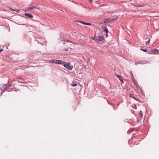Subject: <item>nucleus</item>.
<instances>
[{"label":"nucleus","mask_w":159,"mask_h":159,"mask_svg":"<svg viewBox=\"0 0 159 159\" xmlns=\"http://www.w3.org/2000/svg\"><path fill=\"white\" fill-rule=\"evenodd\" d=\"M147 63V62H145V61H143V62H137V63H135V64L136 65L138 64H145V63Z\"/></svg>","instance_id":"9b49d317"},{"label":"nucleus","mask_w":159,"mask_h":159,"mask_svg":"<svg viewBox=\"0 0 159 159\" xmlns=\"http://www.w3.org/2000/svg\"><path fill=\"white\" fill-rule=\"evenodd\" d=\"M51 61V62H52V63H55V60H52L51 61Z\"/></svg>","instance_id":"aec40b11"},{"label":"nucleus","mask_w":159,"mask_h":159,"mask_svg":"<svg viewBox=\"0 0 159 159\" xmlns=\"http://www.w3.org/2000/svg\"><path fill=\"white\" fill-rule=\"evenodd\" d=\"M107 20L106 19L105 20H103L102 21V23H107V21H106Z\"/></svg>","instance_id":"5701e85b"},{"label":"nucleus","mask_w":159,"mask_h":159,"mask_svg":"<svg viewBox=\"0 0 159 159\" xmlns=\"http://www.w3.org/2000/svg\"><path fill=\"white\" fill-rule=\"evenodd\" d=\"M79 22L81 23H82L84 25H91V24L89 23H86V22H83L82 21H79Z\"/></svg>","instance_id":"6e6552de"},{"label":"nucleus","mask_w":159,"mask_h":159,"mask_svg":"<svg viewBox=\"0 0 159 159\" xmlns=\"http://www.w3.org/2000/svg\"><path fill=\"white\" fill-rule=\"evenodd\" d=\"M139 114L140 115V117L142 118L143 116V115L141 110L140 111V112L139 113Z\"/></svg>","instance_id":"4468645a"},{"label":"nucleus","mask_w":159,"mask_h":159,"mask_svg":"<svg viewBox=\"0 0 159 159\" xmlns=\"http://www.w3.org/2000/svg\"><path fill=\"white\" fill-rule=\"evenodd\" d=\"M38 42L39 43H39V41H38Z\"/></svg>","instance_id":"c85d7f7f"},{"label":"nucleus","mask_w":159,"mask_h":159,"mask_svg":"<svg viewBox=\"0 0 159 159\" xmlns=\"http://www.w3.org/2000/svg\"><path fill=\"white\" fill-rule=\"evenodd\" d=\"M77 85V84L74 82H73L71 84V85L73 87L76 86Z\"/></svg>","instance_id":"ddd939ff"},{"label":"nucleus","mask_w":159,"mask_h":159,"mask_svg":"<svg viewBox=\"0 0 159 159\" xmlns=\"http://www.w3.org/2000/svg\"><path fill=\"white\" fill-rule=\"evenodd\" d=\"M25 15L28 17L30 18H32L33 17V15L31 14L28 13H25Z\"/></svg>","instance_id":"39448f33"},{"label":"nucleus","mask_w":159,"mask_h":159,"mask_svg":"<svg viewBox=\"0 0 159 159\" xmlns=\"http://www.w3.org/2000/svg\"><path fill=\"white\" fill-rule=\"evenodd\" d=\"M111 19L108 18H107V19H106V20H107V22H111V21H112L111 20Z\"/></svg>","instance_id":"a211bd4d"},{"label":"nucleus","mask_w":159,"mask_h":159,"mask_svg":"<svg viewBox=\"0 0 159 159\" xmlns=\"http://www.w3.org/2000/svg\"><path fill=\"white\" fill-rule=\"evenodd\" d=\"M150 39H149L148 41H146V45H148L149 44V42L150 41Z\"/></svg>","instance_id":"dca6fc26"},{"label":"nucleus","mask_w":159,"mask_h":159,"mask_svg":"<svg viewBox=\"0 0 159 159\" xmlns=\"http://www.w3.org/2000/svg\"><path fill=\"white\" fill-rule=\"evenodd\" d=\"M55 64H62V61L61 60H55Z\"/></svg>","instance_id":"423d86ee"},{"label":"nucleus","mask_w":159,"mask_h":159,"mask_svg":"<svg viewBox=\"0 0 159 159\" xmlns=\"http://www.w3.org/2000/svg\"><path fill=\"white\" fill-rule=\"evenodd\" d=\"M36 7H33L30 8H29L28 9V10H33L34 9V8H36Z\"/></svg>","instance_id":"2eb2a0df"},{"label":"nucleus","mask_w":159,"mask_h":159,"mask_svg":"<svg viewBox=\"0 0 159 159\" xmlns=\"http://www.w3.org/2000/svg\"><path fill=\"white\" fill-rule=\"evenodd\" d=\"M130 74L131 75L132 80L134 82V83H135L134 76V75H133V74L132 71H130Z\"/></svg>","instance_id":"9d476101"},{"label":"nucleus","mask_w":159,"mask_h":159,"mask_svg":"<svg viewBox=\"0 0 159 159\" xmlns=\"http://www.w3.org/2000/svg\"><path fill=\"white\" fill-rule=\"evenodd\" d=\"M14 11H16L17 13H19L20 11V10L18 9H15Z\"/></svg>","instance_id":"412c9836"},{"label":"nucleus","mask_w":159,"mask_h":159,"mask_svg":"<svg viewBox=\"0 0 159 159\" xmlns=\"http://www.w3.org/2000/svg\"><path fill=\"white\" fill-rule=\"evenodd\" d=\"M92 39H93V40H94L96 41V37H92Z\"/></svg>","instance_id":"6ab92c4d"},{"label":"nucleus","mask_w":159,"mask_h":159,"mask_svg":"<svg viewBox=\"0 0 159 159\" xmlns=\"http://www.w3.org/2000/svg\"><path fill=\"white\" fill-rule=\"evenodd\" d=\"M25 38L27 39L28 38L31 40L35 38L34 35V34L32 32H30L28 33L27 34L25 35Z\"/></svg>","instance_id":"f257e3e1"},{"label":"nucleus","mask_w":159,"mask_h":159,"mask_svg":"<svg viewBox=\"0 0 159 159\" xmlns=\"http://www.w3.org/2000/svg\"><path fill=\"white\" fill-rule=\"evenodd\" d=\"M140 50L143 51L144 52H146L147 51V50L146 49H143L142 48H141Z\"/></svg>","instance_id":"f3484780"},{"label":"nucleus","mask_w":159,"mask_h":159,"mask_svg":"<svg viewBox=\"0 0 159 159\" xmlns=\"http://www.w3.org/2000/svg\"><path fill=\"white\" fill-rule=\"evenodd\" d=\"M104 31L106 33V34H107L109 32L108 30L107 27H106V26L104 27Z\"/></svg>","instance_id":"f8f14e48"},{"label":"nucleus","mask_w":159,"mask_h":159,"mask_svg":"<svg viewBox=\"0 0 159 159\" xmlns=\"http://www.w3.org/2000/svg\"><path fill=\"white\" fill-rule=\"evenodd\" d=\"M118 19V17L116 16H114L113 18H111V20H115Z\"/></svg>","instance_id":"1a4fd4ad"},{"label":"nucleus","mask_w":159,"mask_h":159,"mask_svg":"<svg viewBox=\"0 0 159 159\" xmlns=\"http://www.w3.org/2000/svg\"><path fill=\"white\" fill-rule=\"evenodd\" d=\"M111 105L113 106V107L114 108V110H116V108H115V106L112 104Z\"/></svg>","instance_id":"b1692460"},{"label":"nucleus","mask_w":159,"mask_h":159,"mask_svg":"<svg viewBox=\"0 0 159 159\" xmlns=\"http://www.w3.org/2000/svg\"><path fill=\"white\" fill-rule=\"evenodd\" d=\"M3 50V49H0V53L2 51V50Z\"/></svg>","instance_id":"a878e982"},{"label":"nucleus","mask_w":159,"mask_h":159,"mask_svg":"<svg viewBox=\"0 0 159 159\" xmlns=\"http://www.w3.org/2000/svg\"><path fill=\"white\" fill-rule=\"evenodd\" d=\"M11 87V84L8 82L7 84H3L2 85V89H2V88H1V90L2 91V93L1 94V95H2L3 92L6 90V89L7 88H9Z\"/></svg>","instance_id":"7ed1b4c3"},{"label":"nucleus","mask_w":159,"mask_h":159,"mask_svg":"<svg viewBox=\"0 0 159 159\" xmlns=\"http://www.w3.org/2000/svg\"><path fill=\"white\" fill-rule=\"evenodd\" d=\"M63 50L66 51H68L69 50V49L68 48H64L63 49Z\"/></svg>","instance_id":"4be33fe9"},{"label":"nucleus","mask_w":159,"mask_h":159,"mask_svg":"<svg viewBox=\"0 0 159 159\" xmlns=\"http://www.w3.org/2000/svg\"><path fill=\"white\" fill-rule=\"evenodd\" d=\"M130 97H131L132 98V97L131 96V94H130Z\"/></svg>","instance_id":"cd10ccee"},{"label":"nucleus","mask_w":159,"mask_h":159,"mask_svg":"<svg viewBox=\"0 0 159 159\" xmlns=\"http://www.w3.org/2000/svg\"><path fill=\"white\" fill-rule=\"evenodd\" d=\"M62 65H63L65 68L70 70H71L73 68V66H70L69 64L65 61L62 62Z\"/></svg>","instance_id":"20e7f679"},{"label":"nucleus","mask_w":159,"mask_h":159,"mask_svg":"<svg viewBox=\"0 0 159 159\" xmlns=\"http://www.w3.org/2000/svg\"><path fill=\"white\" fill-rule=\"evenodd\" d=\"M106 37H108V35H107V34H106Z\"/></svg>","instance_id":"bb28decb"},{"label":"nucleus","mask_w":159,"mask_h":159,"mask_svg":"<svg viewBox=\"0 0 159 159\" xmlns=\"http://www.w3.org/2000/svg\"><path fill=\"white\" fill-rule=\"evenodd\" d=\"M116 76L121 81V83H123L124 81H123V80L122 79V77L120 75H117V74H116Z\"/></svg>","instance_id":"0eeeda50"},{"label":"nucleus","mask_w":159,"mask_h":159,"mask_svg":"<svg viewBox=\"0 0 159 159\" xmlns=\"http://www.w3.org/2000/svg\"><path fill=\"white\" fill-rule=\"evenodd\" d=\"M10 10L11 11H14L15 9H14L13 8H10Z\"/></svg>","instance_id":"393cba45"},{"label":"nucleus","mask_w":159,"mask_h":159,"mask_svg":"<svg viewBox=\"0 0 159 159\" xmlns=\"http://www.w3.org/2000/svg\"><path fill=\"white\" fill-rule=\"evenodd\" d=\"M96 42L98 43H104V39L102 36H97L96 37Z\"/></svg>","instance_id":"f03ea898"}]
</instances>
